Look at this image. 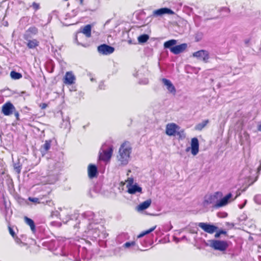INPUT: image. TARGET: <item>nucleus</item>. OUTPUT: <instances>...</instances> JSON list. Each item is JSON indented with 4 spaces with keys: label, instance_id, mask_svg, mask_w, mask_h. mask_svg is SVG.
Returning <instances> with one entry per match:
<instances>
[{
    "label": "nucleus",
    "instance_id": "3c124183",
    "mask_svg": "<svg viewBox=\"0 0 261 261\" xmlns=\"http://www.w3.org/2000/svg\"><path fill=\"white\" fill-rule=\"evenodd\" d=\"M77 37V35H76V36L75 41H76V42H77V43L78 44H80V43L78 42Z\"/></svg>",
    "mask_w": 261,
    "mask_h": 261
},
{
    "label": "nucleus",
    "instance_id": "c756f323",
    "mask_svg": "<svg viewBox=\"0 0 261 261\" xmlns=\"http://www.w3.org/2000/svg\"><path fill=\"white\" fill-rule=\"evenodd\" d=\"M156 228V226H154L151 228H150L148 230H145L144 231H143L138 236V238H141V237H143V236H144L146 234H149V233L151 232L152 231H153Z\"/></svg>",
    "mask_w": 261,
    "mask_h": 261
},
{
    "label": "nucleus",
    "instance_id": "603ef678",
    "mask_svg": "<svg viewBox=\"0 0 261 261\" xmlns=\"http://www.w3.org/2000/svg\"><path fill=\"white\" fill-rule=\"evenodd\" d=\"M83 1H84V0H80V3H81V4H83Z\"/></svg>",
    "mask_w": 261,
    "mask_h": 261
},
{
    "label": "nucleus",
    "instance_id": "2f4dec72",
    "mask_svg": "<svg viewBox=\"0 0 261 261\" xmlns=\"http://www.w3.org/2000/svg\"><path fill=\"white\" fill-rule=\"evenodd\" d=\"M254 201L257 204L261 205V195L258 194L255 195L254 197Z\"/></svg>",
    "mask_w": 261,
    "mask_h": 261
},
{
    "label": "nucleus",
    "instance_id": "de8ad7c7",
    "mask_svg": "<svg viewBox=\"0 0 261 261\" xmlns=\"http://www.w3.org/2000/svg\"><path fill=\"white\" fill-rule=\"evenodd\" d=\"M257 129L258 131L261 132V124L258 125L257 126Z\"/></svg>",
    "mask_w": 261,
    "mask_h": 261
},
{
    "label": "nucleus",
    "instance_id": "f257e3e1",
    "mask_svg": "<svg viewBox=\"0 0 261 261\" xmlns=\"http://www.w3.org/2000/svg\"><path fill=\"white\" fill-rule=\"evenodd\" d=\"M95 215L91 211H88L83 214L79 218L78 225H74L75 227L83 228L85 232L92 234L94 237H99V230L96 227V223L94 220Z\"/></svg>",
    "mask_w": 261,
    "mask_h": 261
},
{
    "label": "nucleus",
    "instance_id": "ea45409f",
    "mask_svg": "<svg viewBox=\"0 0 261 261\" xmlns=\"http://www.w3.org/2000/svg\"><path fill=\"white\" fill-rule=\"evenodd\" d=\"M46 107H47V104H46L45 103H43L40 105V107L42 109H45L46 108Z\"/></svg>",
    "mask_w": 261,
    "mask_h": 261
},
{
    "label": "nucleus",
    "instance_id": "39448f33",
    "mask_svg": "<svg viewBox=\"0 0 261 261\" xmlns=\"http://www.w3.org/2000/svg\"><path fill=\"white\" fill-rule=\"evenodd\" d=\"M175 13L173 11L168 8H162L152 11V14L147 19L150 18L151 20L154 18L162 17L165 14L173 15Z\"/></svg>",
    "mask_w": 261,
    "mask_h": 261
},
{
    "label": "nucleus",
    "instance_id": "473e14b6",
    "mask_svg": "<svg viewBox=\"0 0 261 261\" xmlns=\"http://www.w3.org/2000/svg\"><path fill=\"white\" fill-rule=\"evenodd\" d=\"M14 168L15 171L17 173H18V174L20 173V172L21 171V166L20 165V164L19 163L15 164L14 165Z\"/></svg>",
    "mask_w": 261,
    "mask_h": 261
},
{
    "label": "nucleus",
    "instance_id": "423d86ee",
    "mask_svg": "<svg viewBox=\"0 0 261 261\" xmlns=\"http://www.w3.org/2000/svg\"><path fill=\"white\" fill-rule=\"evenodd\" d=\"M210 246L215 250L224 251L228 247V243L226 241L212 240L210 241Z\"/></svg>",
    "mask_w": 261,
    "mask_h": 261
},
{
    "label": "nucleus",
    "instance_id": "cd10ccee",
    "mask_svg": "<svg viewBox=\"0 0 261 261\" xmlns=\"http://www.w3.org/2000/svg\"><path fill=\"white\" fill-rule=\"evenodd\" d=\"M10 76L13 80H18L22 77V75L19 72L15 71H12L10 72Z\"/></svg>",
    "mask_w": 261,
    "mask_h": 261
},
{
    "label": "nucleus",
    "instance_id": "dca6fc26",
    "mask_svg": "<svg viewBox=\"0 0 261 261\" xmlns=\"http://www.w3.org/2000/svg\"><path fill=\"white\" fill-rule=\"evenodd\" d=\"M127 192L130 194H135L138 192L142 193V188L139 187L137 184L135 185H127Z\"/></svg>",
    "mask_w": 261,
    "mask_h": 261
},
{
    "label": "nucleus",
    "instance_id": "a878e982",
    "mask_svg": "<svg viewBox=\"0 0 261 261\" xmlns=\"http://www.w3.org/2000/svg\"><path fill=\"white\" fill-rule=\"evenodd\" d=\"M177 43V40L174 39H171L166 41L164 43V47L165 48H169L170 49Z\"/></svg>",
    "mask_w": 261,
    "mask_h": 261
},
{
    "label": "nucleus",
    "instance_id": "f8f14e48",
    "mask_svg": "<svg viewBox=\"0 0 261 261\" xmlns=\"http://www.w3.org/2000/svg\"><path fill=\"white\" fill-rule=\"evenodd\" d=\"M198 225L205 232L211 234L213 233L217 229V227L206 223L200 222L198 223Z\"/></svg>",
    "mask_w": 261,
    "mask_h": 261
},
{
    "label": "nucleus",
    "instance_id": "13d9d810",
    "mask_svg": "<svg viewBox=\"0 0 261 261\" xmlns=\"http://www.w3.org/2000/svg\"><path fill=\"white\" fill-rule=\"evenodd\" d=\"M246 170H248V169H246L244 170V171H244V172H245Z\"/></svg>",
    "mask_w": 261,
    "mask_h": 261
},
{
    "label": "nucleus",
    "instance_id": "6e6552de",
    "mask_svg": "<svg viewBox=\"0 0 261 261\" xmlns=\"http://www.w3.org/2000/svg\"><path fill=\"white\" fill-rule=\"evenodd\" d=\"M52 251L56 255H61L64 256H67L68 259L70 260H73L74 261H79V260L77 259L74 255L71 253H67L65 249H63L62 247H59L58 249H55V250H52Z\"/></svg>",
    "mask_w": 261,
    "mask_h": 261
},
{
    "label": "nucleus",
    "instance_id": "37998d69",
    "mask_svg": "<svg viewBox=\"0 0 261 261\" xmlns=\"http://www.w3.org/2000/svg\"><path fill=\"white\" fill-rule=\"evenodd\" d=\"M219 232L220 233V234H226V231H224V230H223L219 231Z\"/></svg>",
    "mask_w": 261,
    "mask_h": 261
},
{
    "label": "nucleus",
    "instance_id": "4be33fe9",
    "mask_svg": "<svg viewBox=\"0 0 261 261\" xmlns=\"http://www.w3.org/2000/svg\"><path fill=\"white\" fill-rule=\"evenodd\" d=\"M24 221L25 224H27L28 225H29L30 227V228L32 231L33 233H35L36 229V226L35 225V223L34 221L31 219V218H28L27 216H25L24 217Z\"/></svg>",
    "mask_w": 261,
    "mask_h": 261
},
{
    "label": "nucleus",
    "instance_id": "e433bc0d",
    "mask_svg": "<svg viewBox=\"0 0 261 261\" xmlns=\"http://www.w3.org/2000/svg\"><path fill=\"white\" fill-rule=\"evenodd\" d=\"M32 7H33L34 9H35V10H38L39 8V4L34 2L32 4Z\"/></svg>",
    "mask_w": 261,
    "mask_h": 261
},
{
    "label": "nucleus",
    "instance_id": "bb28decb",
    "mask_svg": "<svg viewBox=\"0 0 261 261\" xmlns=\"http://www.w3.org/2000/svg\"><path fill=\"white\" fill-rule=\"evenodd\" d=\"M208 120H205L202 122L197 124L195 126V129L197 130H201L208 123Z\"/></svg>",
    "mask_w": 261,
    "mask_h": 261
},
{
    "label": "nucleus",
    "instance_id": "9d476101",
    "mask_svg": "<svg viewBox=\"0 0 261 261\" xmlns=\"http://www.w3.org/2000/svg\"><path fill=\"white\" fill-rule=\"evenodd\" d=\"M16 110L15 107L11 102H7L3 106L2 108V112L5 116H9L13 114Z\"/></svg>",
    "mask_w": 261,
    "mask_h": 261
},
{
    "label": "nucleus",
    "instance_id": "09e8293b",
    "mask_svg": "<svg viewBox=\"0 0 261 261\" xmlns=\"http://www.w3.org/2000/svg\"><path fill=\"white\" fill-rule=\"evenodd\" d=\"M242 218H240V219H241V220H245V219H246V218H247V217H246V216H242Z\"/></svg>",
    "mask_w": 261,
    "mask_h": 261
},
{
    "label": "nucleus",
    "instance_id": "8fccbe9b",
    "mask_svg": "<svg viewBox=\"0 0 261 261\" xmlns=\"http://www.w3.org/2000/svg\"><path fill=\"white\" fill-rule=\"evenodd\" d=\"M257 169H258V171H261V163H260V166L258 167Z\"/></svg>",
    "mask_w": 261,
    "mask_h": 261
},
{
    "label": "nucleus",
    "instance_id": "a18cd8bd",
    "mask_svg": "<svg viewBox=\"0 0 261 261\" xmlns=\"http://www.w3.org/2000/svg\"><path fill=\"white\" fill-rule=\"evenodd\" d=\"M220 235H221V234H220V233L219 232V231H218V232H217L215 234V237L216 238H219V237L220 236Z\"/></svg>",
    "mask_w": 261,
    "mask_h": 261
},
{
    "label": "nucleus",
    "instance_id": "393cba45",
    "mask_svg": "<svg viewBox=\"0 0 261 261\" xmlns=\"http://www.w3.org/2000/svg\"><path fill=\"white\" fill-rule=\"evenodd\" d=\"M27 46L29 48H34L39 45V42L36 39L29 40L28 39Z\"/></svg>",
    "mask_w": 261,
    "mask_h": 261
},
{
    "label": "nucleus",
    "instance_id": "2eb2a0df",
    "mask_svg": "<svg viewBox=\"0 0 261 261\" xmlns=\"http://www.w3.org/2000/svg\"><path fill=\"white\" fill-rule=\"evenodd\" d=\"M187 47L186 43H182L180 45L173 46L170 49V51L175 55L179 54L183 52Z\"/></svg>",
    "mask_w": 261,
    "mask_h": 261
},
{
    "label": "nucleus",
    "instance_id": "a19ab883",
    "mask_svg": "<svg viewBox=\"0 0 261 261\" xmlns=\"http://www.w3.org/2000/svg\"><path fill=\"white\" fill-rule=\"evenodd\" d=\"M14 115L16 118L17 119H19V113L17 111H16V110L14 112Z\"/></svg>",
    "mask_w": 261,
    "mask_h": 261
},
{
    "label": "nucleus",
    "instance_id": "72a5a7b5",
    "mask_svg": "<svg viewBox=\"0 0 261 261\" xmlns=\"http://www.w3.org/2000/svg\"><path fill=\"white\" fill-rule=\"evenodd\" d=\"M9 233L12 236V237L13 238H15L16 234H15V233L14 230L13 229V228L9 226Z\"/></svg>",
    "mask_w": 261,
    "mask_h": 261
},
{
    "label": "nucleus",
    "instance_id": "5fc2aeb1",
    "mask_svg": "<svg viewBox=\"0 0 261 261\" xmlns=\"http://www.w3.org/2000/svg\"><path fill=\"white\" fill-rule=\"evenodd\" d=\"M102 87V85H101V84L99 85V87L100 89H101L102 88L101 87Z\"/></svg>",
    "mask_w": 261,
    "mask_h": 261
},
{
    "label": "nucleus",
    "instance_id": "4d7b16f0",
    "mask_svg": "<svg viewBox=\"0 0 261 261\" xmlns=\"http://www.w3.org/2000/svg\"><path fill=\"white\" fill-rule=\"evenodd\" d=\"M91 81H94L93 78H91Z\"/></svg>",
    "mask_w": 261,
    "mask_h": 261
},
{
    "label": "nucleus",
    "instance_id": "6ab92c4d",
    "mask_svg": "<svg viewBox=\"0 0 261 261\" xmlns=\"http://www.w3.org/2000/svg\"><path fill=\"white\" fill-rule=\"evenodd\" d=\"M88 176L90 178L95 177L97 174V167L92 164L89 165L88 168Z\"/></svg>",
    "mask_w": 261,
    "mask_h": 261
},
{
    "label": "nucleus",
    "instance_id": "58836bf2",
    "mask_svg": "<svg viewBox=\"0 0 261 261\" xmlns=\"http://www.w3.org/2000/svg\"><path fill=\"white\" fill-rule=\"evenodd\" d=\"M15 239V241L16 242V243L17 244H20L21 243V241L20 240V239H19L18 237H17L16 236L15 237V238H14Z\"/></svg>",
    "mask_w": 261,
    "mask_h": 261
},
{
    "label": "nucleus",
    "instance_id": "c85d7f7f",
    "mask_svg": "<svg viewBox=\"0 0 261 261\" xmlns=\"http://www.w3.org/2000/svg\"><path fill=\"white\" fill-rule=\"evenodd\" d=\"M149 36L147 34H143L138 37L139 42L142 43L147 42Z\"/></svg>",
    "mask_w": 261,
    "mask_h": 261
},
{
    "label": "nucleus",
    "instance_id": "f3484780",
    "mask_svg": "<svg viewBox=\"0 0 261 261\" xmlns=\"http://www.w3.org/2000/svg\"><path fill=\"white\" fill-rule=\"evenodd\" d=\"M162 82L164 86L166 87L167 89L170 93L174 95L175 94L176 89L170 80L166 79H163Z\"/></svg>",
    "mask_w": 261,
    "mask_h": 261
},
{
    "label": "nucleus",
    "instance_id": "7ed1b4c3",
    "mask_svg": "<svg viewBox=\"0 0 261 261\" xmlns=\"http://www.w3.org/2000/svg\"><path fill=\"white\" fill-rule=\"evenodd\" d=\"M132 147L128 142L122 144L119 149V153L117 155L118 161L122 165H127L130 159Z\"/></svg>",
    "mask_w": 261,
    "mask_h": 261
},
{
    "label": "nucleus",
    "instance_id": "aec40b11",
    "mask_svg": "<svg viewBox=\"0 0 261 261\" xmlns=\"http://www.w3.org/2000/svg\"><path fill=\"white\" fill-rule=\"evenodd\" d=\"M38 29L35 27H31L29 28L24 35V38L27 40L28 39L31 37V35H35L38 33Z\"/></svg>",
    "mask_w": 261,
    "mask_h": 261
},
{
    "label": "nucleus",
    "instance_id": "9b49d317",
    "mask_svg": "<svg viewBox=\"0 0 261 261\" xmlns=\"http://www.w3.org/2000/svg\"><path fill=\"white\" fill-rule=\"evenodd\" d=\"M97 50L99 53L102 55H108L112 54L114 51L115 48L112 46L103 44L99 45Z\"/></svg>",
    "mask_w": 261,
    "mask_h": 261
},
{
    "label": "nucleus",
    "instance_id": "79ce46f5",
    "mask_svg": "<svg viewBox=\"0 0 261 261\" xmlns=\"http://www.w3.org/2000/svg\"><path fill=\"white\" fill-rule=\"evenodd\" d=\"M133 185V178H129L128 179V184L127 185Z\"/></svg>",
    "mask_w": 261,
    "mask_h": 261
},
{
    "label": "nucleus",
    "instance_id": "5701e85b",
    "mask_svg": "<svg viewBox=\"0 0 261 261\" xmlns=\"http://www.w3.org/2000/svg\"><path fill=\"white\" fill-rule=\"evenodd\" d=\"M151 203V199H148V200L142 202L141 203H140L137 206V210L138 211H142L144 210H146L150 205Z\"/></svg>",
    "mask_w": 261,
    "mask_h": 261
},
{
    "label": "nucleus",
    "instance_id": "7c9ffc66",
    "mask_svg": "<svg viewBox=\"0 0 261 261\" xmlns=\"http://www.w3.org/2000/svg\"><path fill=\"white\" fill-rule=\"evenodd\" d=\"M29 201L34 202V203H44V201H41V199L38 198H33V197H29Z\"/></svg>",
    "mask_w": 261,
    "mask_h": 261
},
{
    "label": "nucleus",
    "instance_id": "4c0bfd02",
    "mask_svg": "<svg viewBox=\"0 0 261 261\" xmlns=\"http://www.w3.org/2000/svg\"><path fill=\"white\" fill-rule=\"evenodd\" d=\"M44 204H48L49 206H51L53 204V202L51 200H46L45 201H44Z\"/></svg>",
    "mask_w": 261,
    "mask_h": 261
},
{
    "label": "nucleus",
    "instance_id": "4468645a",
    "mask_svg": "<svg viewBox=\"0 0 261 261\" xmlns=\"http://www.w3.org/2000/svg\"><path fill=\"white\" fill-rule=\"evenodd\" d=\"M75 77L71 71L67 72L64 77L63 82L65 85H72L74 83Z\"/></svg>",
    "mask_w": 261,
    "mask_h": 261
},
{
    "label": "nucleus",
    "instance_id": "1a4fd4ad",
    "mask_svg": "<svg viewBox=\"0 0 261 261\" xmlns=\"http://www.w3.org/2000/svg\"><path fill=\"white\" fill-rule=\"evenodd\" d=\"M191 147H188L186 148V151L188 152L191 149V153L193 155H196L199 152V141L197 138H193L191 140Z\"/></svg>",
    "mask_w": 261,
    "mask_h": 261
},
{
    "label": "nucleus",
    "instance_id": "c03bdc74",
    "mask_svg": "<svg viewBox=\"0 0 261 261\" xmlns=\"http://www.w3.org/2000/svg\"><path fill=\"white\" fill-rule=\"evenodd\" d=\"M65 126L66 127L69 126L70 125V122L68 120H67L65 122Z\"/></svg>",
    "mask_w": 261,
    "mask_h": 261
},
{
    "label": "nucleus",
    "instance_id": "864d4df0",
    "mask_svg": "<svg viewBox=\"0 0 261 261\" xmlns=\"http://www.w3.org/2000/svg\"><path fill=\"white\" fill-rule=\"evenodd\" d=\"M102 87V85H101V84L99 85V87L100 89H101L102 88L101 87Z\"/></svg>",
    "mask_w": 261,
    "mask_h": 261
},
{
    "label": "nucleus",
    "instance_id": "c9c22d12",
    "mask_svg": "<svg viewBox=\"0 0 261 261\" xmlns=\"http://www.w3.org/2000/svg\"><path fill=\"white\" fill-rule=\"evenodd\" d=\"M201 37H202V34L201 33L197 34L196 35V37H195V39H196V41H199L201 39Z\"/></svg>",
    "mask_w": 261,
    "mask_h": 261
},
{
    "label": "nucleus",
    "instance_id": "f03ea898",
    "mask_svg": "<svg viewBox=\"0 0 261 261\" xmlns=\"http://www.w3.org/2000/svg\"><path fill=\"white\" fill-rule=\"evenodd\" d=\"M222 195V193L217 192L213 195L206 196L205 197L204 203L206 205L212 204L213 207L215 208L224 206L230 201V199L232 195L230 193L220 200H219V198L221 197Z\"/></svg>",
    "mask_w": 261,
    "mask_h": 261
},
{
    "label": "nucleus",
    "instance_id": "b1692460",
    "mask_svg": "<svg viewBox=\"0 0 261 261\" xmlns=\"http://www.w3.org/2000/svg\"><path fill=\"white\" fill-rule=\"evenodd\" d=\"M80 33H82L88 38L90 37L91 36V25L90 24L85 25Z\"/></svg>",
    "mask_w": 261,
    "mask_h": 261
},
{
    "label": "nucleus",
    "instance_id": "6e6d98bb",
    "mask_svg": "<svg viewBox=\"0 0 261 261\" xmlns=\"http://www.w3.org/2000/svg\"><path fill=\"white\" fill-rule=\"evenodd\" d=\"M58 243H58V242H55V244H57V245H58Z\"/></svg>",
    "mask_w": 261,
    "mask_h": 261
},
{
    "label": "nucleus",
    "instance_id": "20e7f679",
    "mask_svg": "<svg viewBox=\"0 0 261 261\" xmlns=\"http://www.w3.org/2000/svg\"><path fill=\"white\" fill-rule=\"evenodd\" d=\"M107 145L104 144L102 146L99 152V159L107 162L110 160L113 151V148L112 145L106 147Z\"/></svg>",
    "mask_w": 261,
    "mask_h": 261
},
{
    "label": "nucleus",
    "instance_id": "49530a36",
    "mask_svg": "<svg viewBox=\"0 0 261 261\" xmlns=\"http://www.w3.org/2000/svg\"><path fill=\"white\" fill-rule=\"evenodd\" d=\"M246 202H247V200H245L244 204H243L242 205H239V207H240L241 209L243 208L244 207V205H245V204H246Z\"/></svg>",
    "mask_w": 261,
    "mask_h": 261
},
{
    "label": "nucleus",
    "instance_id": "0eeeda50",
    "mask_svg": "<svg viewBox=\"0 0 261 261\" xmlns=\"http://www.w3.org/2000/svg\"><path fill=\"white\" fill-rule=\"evenodd\" d=\"M193 57L204 63H207L210 59V54L207 50L202 49L194 53Z\"/></svg>",
    "mask_w": 261,
    "mask_h": 261
},
{
    "label": "nucleus",
    "instance_id": "f704fd0d",
    "mask_svg": "<svg viewBox=\"0 0 261 261\" xmlns=\"http://www.w3.org/2000/svg\"><path fill=\"white\" fill-rule=\"evenodd\" d=\"M139 83L141 84L146 85L148 83V80L147 79H144V80H140Z\"/></svg>",
    "mask_w": 261,
    "mask_h": 261
},
{
    "label": "nucleus",
    "instance_id": "a211bd4d",
    "mask_svg": "<svg viewBox=\"0 0 261 261\" xmlns=\"http://www.w3.org/2000/svg\"><path fill=\"white\" fill-rule=\"evenodd\" d=\"M56 142L55 139H51L48 140H46L43 145L41 147V152L43 154H46L49 149L50 148L51 143L54 142Z\"/></svg>",
    "mask_w": 261,
    "mask_h": 261
},
{
    "label": "nucleus",
    "instance_id": "ddd939ff",
    "mask_svg": "<svg viewBox=\"0 0 261 261\" xmlns=\"http://www.w3.org/2000/svg\"><path fill=\"white\" fill-rule=\"evenodd\" d=\"M179 128V127L177 124L173 123H169L166 127V133L168 136H174L177 130Z\"/></svg>",
    "mask_w": 261,
    "mask_h": 261
},
{
    "label": "nucleus",
    "instance_id": "412c9836",
    "mask_svg": "<svg viewBox=\"0 0 261 261\" xmlns=\"http://www.w3.org/2000/svg\"><path fill=\"white\" fill-rule=\"evenodd\" d=\"M136 242L135 241L127 242L125 243L122 246V248L130 249L132 251L137 250L139 249V247L138 246H136Z\"/></svg>",
    "mask_w": 261,
    "mask_h": 261
}]
</instances>
